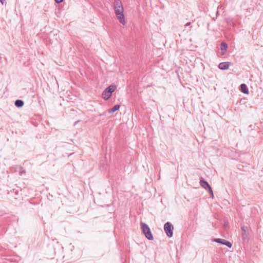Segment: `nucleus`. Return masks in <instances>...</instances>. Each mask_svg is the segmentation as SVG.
I'll use <instances>...</instances> for the list:
<instances>
[{
  "mask_svg": "<svg viewBox=\"0 0 263 263\" xmlns=\"http://www.w3.org/2000/svg\"><path fill=\"white\" fill-rule=\"evenodd\" d=\"M190 24H191V23H190V22H188V23H187L185 25V27H186V26H188L190 25Z\"/></svg>",
  "mask_w": 263,
  "mask_h": 263,
  "instance_id": "15",
  "label": "nucleus"
},
{
  "mask_svg": "<svg viewBox=\"0 0 263 263\" xmlns=\"http://www.w3.org/2000/svg\"><path fill=\"white\" fill-rule=\"evenodd\" d=\"M230 62H221L218 65V68L221 70L228 69L230 66Z\"/></svg>",
  "mask_w": 263,
  "mask_h": 263,
  "instance_id": "6",
  "label": "nucleus"
},
{
  "mask_svg": "<svg viewBox=\"0 0 263 263\" xmlns=\"http://www.w3.org/2000/svg\"><path fill=\"white\" fill-rule=\"evenodd\" d=\"M209 193L211 195L212 197H214L212 187L210 186L208 190H207Z\"/></svg>",
  "mask_w": 263,
  "mask_h": 263,
  "instance_id": "13",
  "label": "nucleus"
},
{
  "mask_svg": "<svg viewBox=\"0 0 263 263\" xmlns=\"http://www.w3.org/2000/svg\"><path fill=\"white\" fill-rule=\"evenodd\" d=\"M15 105L18 108L22 107L24 104V101L22 100L17 99L15 101Z\"/></svg>",
  "mask_w": 263,
  "mask_h": 263,
  "instance_id": "10",
  "label": "nucleus"
},
{
  "mask_svg": "<svg viewBox=\"0 0 263 263\" xmlns=\"http://www.w3.org/2000/svg\"><path fill=\"white\" fill-rule=\"evenodd\" d=\"M114 9L116 15L120 23L123 25H125V21L124 15V8L121 0H115Z\"/></svg>",
  "mask_w": 263,
  "mask_h": 263,
  "instance_id": "1",
  "label": "nucleus"
},
{
  "mask_svg": "<svg viewBox=\"0 0 263 263\" xmlns=\"http://www.w3.org/2000/svg\"><path fill=\"white\" fill-rule=\"evenodd\" d=\"M174 227L170 222H166L164 225V230L168 237H171L173 234Z\"/></svg>",
  "mask_w": 263,
  "mask_h": 263,
  "instance_id": "4",
  "label": "nucleus"
},
{
  "mask_svg": "<svg viewBox=\"0 0 263 263\" xmlns=\"http://www.w3.org/2000/svg\"><path fill=\"white\" fill-rule=\"evenodd\" d=\"M228 48V45L226 42H222L220 44V49L222 51H226Z\"/></svg>",
  "mask_w": 263,
  "mask_h": 263,
  "instance_id": "11",
  "label": "nucleus"
},
{
  "mask_svg": "<svg viewBox=\"0 0 263 263\" xmlns=\"http://www.w3.org/2000/svg\"><path fill=\"white\" fill-rule=\"evenodd\" d=\"M54 1H55V2L57 4H60L63 1V0H54Z\"/></svg>",
  "mask_w": 263,
  "mask_h": 263,
  "instance_id": "14",
  "label": "nucleus"
},
{
  "mask_svg": "<svg viewBox=\"0 0 263 263\" xmlns=\"http://www.w3.org/2000/svg\"><path fill=\"white\" fill-rule=\"evenodd\" d=\"M240 89L242 92L245 94H248L249 93V90L246 84H241L240 86Z\"/></svg>",
  "mask_w": 263,
  "mask_h": 263,
  "instance_id": "8",
  "label": "nucleus"
},
{
  "mask_svg": "<svg viewBox=\"0 0 263 263\" xmlns=\"http://www.w3.org/2000/svg\"><path fill=\"white\" fill-rule=\"evenodd\" d=\"M5 0H0V2L2 4H4V2H5Z\"/></svg>",
  "mask_w": 263,
  "mask_h": 263,
  "instance_id": "16",
  "label": "nucleus"
},
{
  "mask_svg": "<svg viewBox=\"0 0 263 263\" xmlns=\"http://www.w3.org/2000/svg\"><path fill=\"white\" fill-rule=\"evenodd\" d=\"M200 184L203 188L206 190L210 187L209 183L203 179L200 180Z\"/></svg>",
  "mask_w": 263,
  "mask_h": 263,
  "instance_id": "7",
  "label": "nucleus"
},
{
  "mask_svg": "<svg viewBox=\"0 0 263 263\" xmlns=\"http://www.w3.org/2000/svg\"><path fill=\"white\" fill-rule=\"evenodd\" d=\"M141 229L142 233L147 239L149 240L153 239V236L147 224L145 223H141Z\"/></svg>",
  "mask_w": 263,
  "mask_h": 263,
  "instance_id": "3",
  "label": "nucleus"
},
{
  "mask_svg": "<svg viewBox=\"0 0 263 263\" xmlns=\"http://www.w3.org/2000/svg\"><path fill=\"white\" fill-rule=\"evenodd\" d=\"M214 241L226 245V246L228 247L229 248H231L232 246V244L231 242L228 241L225 239H220V238H215L214 239Z\"/></svg>",
  "mask_w": 263,
  "mask_h": 263,
  "instance_id": "5",
  "label": "nucleus"
},
{
  "mask_svg": "<svg viewBox=\"0 0 263 263\" xmlns=\"http://www.w3.org/2000/svg\"><path fill=\"white\" fill-rule=\"evenodd\" d=\"M241 230L242 231V233H241V235H242V237L243 239H245L247 236V231L245 229V227H242L241 228Z\"/></svg>",
  "mask_w": 263,
  "mask_h": 263,
  "instance_id": "12",
  "label": "nucleus"
},
{
  "mask_svg": "<svg viewBox=\"0 0 263 263\" xmlns=\"http://www.w3.org/2000/svg\"><path fill=\"white\" fill-rule=\"evenodd\" d=\"M120 104H116L112 108H109L108 109V112L109 114H112L116 111L117 110H118L120 108Z\"/></svg>",
  "mask_w": 263,
  "mask_h": 263,
  "instance_id": "9",
  "label": "nucleus"
},
{
  "mask_svg": "<svg viewBox=\"0 0 263 263\" xmlns=\"http://www.w3.org/2000/svg\"><path fill=\"white\" fill-rule=\"evenodd\" d=\"M116 86L114 84L110 85L106 88H105L102 93V97L105 100H108L110 97L112 92L116 90Z\"/></svg>",
  "mask_w": 263,
  "mask_h": 263,
  "instance_id": "2",
  "label": "nucleus"
}]
</instances>
